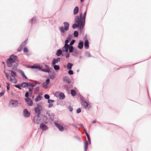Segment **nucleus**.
Returning <instances> with one entry per match:
<instances>
[{
    "mask_svg": "<svg viewBox=\"0 0 151 151\" xmlns=\"http://www.w3.org/2000/svg\"><path fill=\"white\" fill-rule=\"evenodd\" d=\"M50 80L47 79L45 82H44L42 84V86L44 88L46 89L48 88L47 85L50 83Z\"/></svg>",
    "mask_w": 151,
    "mask_h": 151,
    "instance_id": "nucleus-7",
    "label": "nucleus"
},
{
    "mask_svg": "<svg viewBox=\"0 0 151 151\" xmlns=\"http://www.w3.org/2000/svg\"><path fill=\"white\" fill-rule=\"evenodd\" d=\"M69 52H71L73 51V47L72 46H70L69 45Z\"/></svg>",
    "mask_w": 151,
    "mask_h": 151,
    "instance_id": "nucleus-28",
    "label": "nucleus"
},
{
    "mask_svg": "<svg viewBox=\"0 0 151 151\" xmlns=\"http://www.w3.org/2000/svg\"><path fill=\"white\" fill-rule=\"evenodd\" d=\"M69 48V45H65L62 48V50L63 52L65 51L66 53H67L68 52Z\"/></svg>",
    "mask_w": 151,
    "mask_h": 151,
    "instance_id": "nucleus-10",
    "label": "nucleus"
},
{
    "mask_svg": "<svg viewBox=\"0 0 151 151\" xmlns=\"http://www.w3.org/2000/svg\"><path fill=\"white\" fill-rule=\"evenodd\" d=\"M63 24L64 27H61L60 28V30L62 32L64 33L65 31L68 30L69 24L68 23L66 22H64Z\"/></svg>",
    "mask_w": 151,
    "mask_h": 151,
    "instance_id": "nucleus-4",
    "label": "nucleus"
},
{
    "mask_svg": "<svg viewBox=\"0 0 151 151\" xmlns=\"http://www.w3.org/2000/svg\"><path fill=\"white\" fill-rule=\"evenodd\" d=\"M40 127L43 130H46L48 129V127L46 125L44 124H42L40 125Z\"/></svg>",
    "mask_w": 151,
    "mask_h": 151,
    "instance_id": "nucleus-14",
    "label": "nucleus"
},
{
    "mask_svg": "<svg viewBox=\"0 0 151 151\" xmlns=\"http://www.w3.org/2000/svg\"><path fill=\"white\" fill-rule=\"evenodd\" d=\"M14 86L17 88H18L19 89H21V85H20V84H19V85H14Z\"/></svg>",
    "mask_w": 151,
    "mask_h": 151,
    "instance_id": "nucleus-37",
    "label": "nucleus"
},
{
    "mask_svg": "<svg viewBox=\"0 0 151 151\" xmlns=\"http://www.w3.org/2000/svg\"><path fill=\"white\" fill-rule=\"evenodd\" d=\"M79 9L77 6L73 10V13L74 14H77L78 12Z\"/></svg>",
    "mask_w": 151,
    "mask_h": 151,
    "instance_id": "nucleus-19",
    "label": "nucleus"
},
{
    "mask_svg": "<svg viewBox=\"0 0 151 151\" xmlns=\"http://www.w3.org/2000/svg\"><path fill=\"white\" fill-rule=\"evenodd\" d=\"M75 42V40H73L70 42V45H73L74 43Z\"/></svg>",
    "mask_w": 151,
    "mask_h": 151,
    "instance_id": "nucleus-50",
    "label": "nucleus"
},
{
    "mask_svg": "<svg viewBox=\"0 0 151 151\" xmlns=\"http://www.w3.org/2000/svg\"><path fill=\"white\" fill-rule=\"evenodd\" d=\"M71 93L73 96H75L76 94L75 91L74 90H71Z\"/></svg>",
    "mask_w": 151,
    "mask_h": 151,
    "instance_id": "nucleus-29",
    "label": "nucleus"
},
{
    "mask_svg": "<svg viewBox=\"0 0 151 151\" xmlns=\"http://www.w3.org/2000/svg\"><path fill=\"white\" fill-rule=\"evenodd\" d=\"M17 56L13 55H11L8 60L7 61V64L9 67H11L12 64L17 61Z\"/></svg>",
    "mask_w": 151,
    "mask_h": 151,
    "instance_id": "nucleus-1",
    "label": "nucleus"
},
{
    "mask_svg": "<svg viewBox=\"0 0 151 151\" xmlns=\"http://www.w3.org/2000/svg\"><path fill=\"white\" fill-rule=\"evenodd\" d=\"M69 42V40H66L65 41V45H68V43Z\"/></svg>",
    "mask_w": 151,
    "mask_h": 151,
    "instance_id": "nucleus-49",
    "label": "nucleus"
},
{
    "mask_svg": "<svg viewBox=\"0 0 151 151\" xmlns=\"http://www.w3.org/2000/svg\"><path fill=\"white\" fill-rule=\"evenodd\" d=\"M68 108L70 111H72L73 109V108L71 106H70L68 107Z\"/></svg>",
    "mask_w": 151,
    "mask_h": 151,
    "instance_id": "nucleus-46",
    "label": "nucleus"
},
{
    "mask_svg": "<svg viewBox=\"0 0 151 151\" xmlns=\"http://www.w3.org/2000/svg\"><path fill=\"white\" fill-rule=\"evenodd\" d=\"M21 87H26L28 86V83H26L25 82L22 83L21 84Z\"/></svg>",
    "mask_w": 151,
    "mask_h": 151,
    "instance_id": "nucleus-26",
    "label": "nucleus"
},
{
    "mask_svg": "<svg viewBox=\"0 0 151 151\" xmlns=\"http://www.w3.org/2000/svg\"><path fill=\"white\" fill-rule=\"evenodd\" d=\"M81 109L80 108L78 109H77V112L78 113H80V112H81Z\"/></svg>",
    "mask_w": 151,
    "mask_h": 151,
    "instance_id": "nucleus-44",
    "label": "nucleus"
},
{
    "mask_svg": "<svg viewBox=\"0 0 151 151\" xmlns=\"http://www.w3.org/2000/svg\"><path fill=\"white\" fill-rule=\"evenodd\" d=\"M20 73L21 74V75H22V76L23 77H24V78H26V79H27V77L24 74V73L23 72L21 71H20Z\"/></svg>",
    "mask_w": 151,
    "mask_h": 151,
    "instance_id": "nucleus-33",
    "label": "nucleus"
},
{
    "mask_svg": "<svg viewBox=\"0 0 151 151\" xmlns=\"http://www.w3.org/2000/svg\"><path fill=\"white\" fill-rule=\"evenodd\" d=\"M33 120L35 123L38 124L40 121V118L39 115L35 116Z\"/></svg>",
    "mask_w": 151,
    "mask_h": 151,
    "instance_id": "nucleus-9",
    "label": "nucleus"
},
{
    "mask_svg": "<svg viewBox=\"0 0 151 151\" xmlns=\"http://www.w3.org/2000/svg\"><path fill=\"white\" fill-rule=\"evenodd\" d=\"M6 76L9 80L12 82L13 83H17V80L15 78H14L13 79H12L11 76H9V75L7 73H6Z\"/></svg>",
    "mask_w": 151,
    "mask_h": 151,
    "instance_id": "nucleus-8",
    "label": "nucleus"
},
{
    "mask_svg": "<svg viewBox=\"0 0 151 151\" xmlns=\"http://www.w3.org/2000/svg\"><path fill=\"white\" fill-rule=\"evenodd\" d=\"M29 67L31 68H39L40 69V67L39 66L36 65H34L32 66H29Z\"/></svg>",
    "mask_w": 151,
    "mask_h": 151,
    "instance_id": "nucleus-24",
    "label": "nucleus"
},
{
    "mask_svg": "<svg viewBox=\"0 0 151 151\" xmlns=\"http://www.w3.org/2000/svg\"><path fill=\"white\" fill-rule=\"evenodd\" d=\"M59 97L60 99H63L65 97V95L63 93H59Z\"/></svg>",
    "mask_w": 151,
    "mask_h": 151,
    "instance_id": "nucleus-22",
    "label": "nucleus"
},
{
    "mask_svg": "<svg viewBox=\"0 0 151 151\" xmlns=\"http://www.w3.org/2000/svg\"><path fill=\"white\" fill-rule=\"evenodd\" d=\"M96 122V121H95V120H94L92 122L93 123H94Z\"/></svg>",
    "mask_w": 151,
    "mask_h": 151,
    "instance_id": "nucleus-58",
    "label": "nucleus"
},
{
    "mask_svg": "<svg viewBox=\"0 0 151 151\" xmlns=\"http://www.w3.org/2000/svg\"><path fill=\"white\" fill-rule=\"evenodd\" d=\"M44 97L46 99H49L50 98V96L46 94H45L44 95Z\"/></svg>",
    "mask_w": 151,
    "mask_h": 151,
    "instance_id": "nucleus-39",
    "label": "nucleus"
},
{
    "mask_svg": "<svg viewBox=\"0 0 151 151\" xmlns=\"http://www.w3.org/2000/svg\"><path fill=\"white\" fill-rule=\"evenodd\" d=\"M73 65V64L70 63H68L67 64V67L68 69L70 70L71 69L72 66Z\"/></svg>",
    "mask_w": 151,
    "mask_h": 151,
    "instance_id": "nucleus-18",
    "label": "nucleus"
},
{
    "mask_svg": "<svg viewBox=\"0 0 151 151\" xmlns=\"http://www.w3.org/2000/svg\"><path fill=\"white\" fill-rule=\"evenodd\" d=\"M84 47L86 49H88L89 47V43L88 40H86L84 43Z\"/></svg>",
    "mask_w": 151,
    "mask_h": 151,
    "instance_id": "nucleus-17",
    "label": "nucleus"
},
{
    "mask_svg": "<svg viewBox=\"0 0 151 151\" xmlns=\"http://www.w3.org/2000/svg\"><path fill=\"white\" fill-rule=\"evenodd\" d=\"M37 107L35 108V113L38 114L37 115H39L40 113V110L42 109V107L39 104H37Z\"/></svg>",
    "mask_w": 151,
    "mask_h": 151,
    "instance_id": "nucleus-6",
    "label": "nucleus"
},
{
    "mask_svg": "<svg viewBox=\"0 0 151 151\" xmlns=\"http://www.w3.org/2000/svg\"><path fill=\"white\" fill-rule=\"evenodd\" d=\"M40 70H41L45 72H48L49 73L50 72V69H42L40 68V69H39Z\"/></svg>",
    "mask_w": 151,
    "mask_h": 151,
    "instance_id": "nucleus-23",
    "label": "nucleus"
},
{
    "mask_svg": "<svg viewBox=\"0 0 151 151\" xmlns=\"http://www.w3.org/2000/svg\"><path fill=\"white\" fill-rule=\"evenodd\" d=\"M55 125L56 126L58 127V129L61 131H63V127L59 124L55 122Z\"/></svg>",
    "mask_w": 151,
    "mask_h": 151,
    "instance_id": "nucleus-12",
    "label": "nucleus"
},
{
    "mask_svg": "<svg viewBox=\"0 0 151 151\" xmlns=\"http://www.w3.org/2000/svg\"><path fill=\"white\" fill-rule=\"evenodd\" d=\"M83 42H80L78 44V47L80 49H81L83 48Z\"/></svg>",
    "mask_w": 151,
    "mask_h": 151,
    "instance_id": "nucleus-20",
    "label": "nucleus"
},
{
    "mask_svg": "<svg viewBox=\"0 0 151 151\" xmlns=\"http://www.w3.org/2000/svg\"><path fill=\"white\" fill-rule=\"evenodd\" d=\"M54 102V100H50V99H49L48 100V102L49 103H52Z\"/></svg>",
    "mask_w": 151,
    "mask_h": 151,
    "instance_id": "nucleus-42",
    "label": "nucleus"
},
{
    "mask_svg": "<svg viewBox=\"0 0 151 151\" xmlns=\"http://www.w3.org/2000/svg\"><path fill=\"white\" fill-rule=\"evenodd\" d=\"M11 75L14 78L15 76H16V73L14 72L13 71H11Z\"/></svg>",
    "mask_w": 151,
    "mask_h": 151,
    "instance_id": "nucleus-35",
    "label": "nucleus"
},
{
    "mask_svg": "<svg viewBox=\"0 0 151 151\" xmlns=\"http://www.w3.org/2000/svg\"><path fill=\"white\" fill-rule=\"evenodd\" d=\"M85 133L88 138V140L89 142H91V139L89 134L87 133V132H86V131L85 132Z\"/></svg>",
    "mask_w": 151,
    "mask_h": 151,
    "instance_id": "nucleus-30",
    "label": "nucleus"
},
{
    "mask_svg": "<svg viewBox=\"0 0 151 151\" xmlns=\"http://www.w3.org/2000/svg\"><path fill=\"white\" fill-rule=\"evenodd\" d=\"M53 105L52 104H50L48 106L50 108V107H52Z\"/></svg>",
    "mask_w": 151,
    "mask_h": 151,
    "instance_id": "nucleus-53",
    "label": "nucleus"
},
{
    "mask_svg": "<svg viewBox=\"0 0 151 151\" xmlns=\"http://www.w3.org/2000/svg\"><path fill=\"white\" fill-rule=\"evenodd\" d=\"M10 102L13 105H16L18 103L17 101H14L13 100H11L10 101Z\"/></svg>",
    "mask_w": 151,
    "mask_h": 151,
    "instance_id": "nucleus-31",
    "label": "nucleus"
},
{
    "mask_svg": "<svg viewBox=\"0 0 151 151\" xmlns=\"http://www.w3.org/2000/svg\"><path fill=\"white\" fill-rule=\"evenodd\" d=\"M35 18H32V23H33L34 22H33V20H35Z\"/></svg>",
    "mask_w": 151,
    "mask_h": 151,
    "instance_id": "nucleus-54",
    "label": "nucleus"
},
{
    "mask_svg": "<svg viewBox=\"0 0 151 151\" xmlns=\"http://www.w3.org/2000/svg\"><path fill=\"white\" fill-rule=\"evenodd\" d=\"M45 67L46 68V69H50L49 66L48 65H45Z\"/></svg>",
    "mask_w": 151,
    "mask_h": 151,
    "instance_id": "nucleus-52",
    "label": "nucleus"
},
{
    "mask_svg": "<svg viewBox=\"0 0 151 151\" xmlns=\"http://www.w3.org/2000/svg\"><path fill=\"white\" fill-rule=\"evenodd\" d=\"M80 1H81V2L82 3L84 1V0H80Z\"/></svg>",
    "mask_w": 151,
    "mask_h": 151,
    "instance_id": "nucleus-57",
    "label": "nucleus"
},
{
    "mask_svg": "<svg viewBox=\"0 0 151 151\" xmlns=\"http://www.w3.org/2000/svg\"><path fill=\"white\" fill-rule=\"evenodd\" d=\"M6 84L7 85V89L8 90H9V88H10V84L8 83H6Z\"/></svg>",
    "mask_w": 151,
    "mask_h": 151,
    "instance_id": "nucleus-41",
    "label": "nucleus"
},
{
    "mask_svg": "<svg viewBox=\"0 0 151 151\" xmlns=\"http://www.w3.org/2000/svg\"><path fill=\"white\" fill-rule=\"evenodd\" d=\"M75 24L73 25L72 26L73 28L75 29L76 27H78L80 26V29L81 30H82L83 26H82L81 28L80 29L81 23L80 22V20H79V17L78 16H77L75 17Z\"/></svg>",
    "mask_w": 151,
    "mask_h": 151,
    "instance_id": "nucleus-2",
    "label": "nucleus"
},
{
    "mask_svg": "<svg viewBox=\"0 0 151 151\" xmlns=\"http://www.w3.org/2000/svg\"><path fill=\"white\" fill-rule=\"evenodd\" d=\"M25 97L26 98H28V97L29 93H28V92L27 91L26 92V94H25Z\"/></svg>",
    "mask_w": 151,
    "mask_h": 151,
    "instance_id": "nucleus-48",
    "label": "nucleus"
},
{
    "mask_svg": "<svg viewBox=\"0 0 151 151\" xmlns=\"http://www.w3.org/2000/svg\"><path fill=\"white\" fill-rule=\"evenodd\" d=\"M88 142L87 141H86L84 143L85 151H86L88 147Z\"/></svg>",
    "mask_w": 151,
    "mask_h": 151,
    "instance_id": "nucleus-21",
    "label": "nucleus"
},
{
    "mask_svg": "<svg viewBox=\"0 0 151 151\" xmlns=\"http://www.w3.org/2000/svg\"><path fill=\"white\" fill-rule=\"evenodd\" d=\"M28 86H32V87H33L35 86V85L34 84L32 83H28Z\"/></svg>",
    "mask_w": 151,
    "mask_h": 151,
    "instance_id": "nucleus-38",
    "label": "nucleus"
},
{
    "mask_svg": "<svg viewBox=\"0 0 151 151\" xmlns=\"http://www.w3.org/2000/svg\"><path fill=\"white\" fill-rule=\"evenodd\" d=\"M28 105L30 106L32 105L33 104L32 101L30 98L25 99Z\"/></svg>",
    "mask_w": 151,
    "mask_h": 151,
    "instance_id": "nucleus-11",
    "label": "nucleus"
},
{
    "mask_svg": "<svg viewBox=\"0 0 151 151\" xmlns=\"http://www.w3.org/2000/svg\"><path fill=\"white\" fill-rule=\"evenodd\" d=\"M23 45H24V43H22V45L19 46V50L18 51V52L21 51L22 50V49L23 47Z\"/></svg>",
    "mask_w": 151,
    "mask_h": 151,
    "instance_id": "nucleus-32",
    "label": "nucleus"
},
{
    "mask_svg": "<svg viewBox=\"0 0 151 151\" xmlns=\"http://www.w3.org/2000/svg\"><path fill=\"white\" fill-rule=\"evenodd\" d=\"M80 126L81 127H83V124H80Z\"/></svg>",
    "mask_w": 151,
    "mask_h": 151,
    "instance_id": "nucleus-56",
    "label": "nucleus"
},
{
    "mask_svg": "<svg viewBox=\"0 0 151 151\" xmlns=\"http://www.w3.org/2000/svg\"><path fill=\"white\" fill-rule=\"evenodd\" d=\"M5 92L3 91L2 92L0 93V97L2 96L4 94Z\"/></svg>",
    "mask_w": 151,
    "mask_h": 151,
    "instance_id": "nucleus-47",
    "label": "nucleus"
},
{
    "mask_svg": "<svg viewBox=\"0 0 151 151\" xmlns=\"http://www.w3.org/2000/svg\"><path fill=\"white\" fill-rule=\"evenodd\" d=\"M42 98L41 96L40 95H38L36 98L35 99V101L36 102H37L40 100Z\"/></svg>",
    "mask_w": 151,
    "mask_h": 151,
    "instance_id": "nucleus-25",
    "label": "nucleus"
},
{
    "mask_svg": "<svg viewBox=\"0 0 151 151\" xmlns=\"http://www.w3.org/2000/svg\"><path fill=\"white\" fill-rule=\"evenodd\" d=\"M64 81L68 83H70V79L67 77H65L63 78Z\"/></svg>",
    "mask_w": 151,
    "mask_h": 151,
    "instance_id": "nucleus-15",
    "label": "nucleus"
},
{
    "mask_svg": "<svg viewBox=\"0 0 151 151\" xmlns=\"http://www.w3.org/2000/svg\"><path fill=\"white\" fill-rule=\"evenodd\" d=\"M54 68L55 70H59L60 69L59 66L58 65H55L54 66Z\"/></svg>",
    "mask_w": 151,
    "mask_h": 151,
    "instance_id": "nucleus-34",
    "label": "nucleus"
},
{
    "mask_svg": "<svg viewBox=\"0 0 151 151\" xmlns=\"http://www.w3.org/2000/svg\"><path fill=\"white\" fill-rule=\"evenodd\" d=\"M62 50H58L56 53V55L58 56H59L62 54Z\"/></svg>",
    "mask_w": 151,
    "mask_h": 151,
    "instance_id": "nucleus-27",
    "label": "nucleus"
},
{
    "mask_svg": "<svg viewBox=\"0 0 151 151\" xmlns=\"http://www.w3.org/2000/svg\"><path fill=\"white\" fill-rule=\"evenodd\" d=\"M81 105L82 106L88 109H89L91 108V106L84 100H82Z\"/></svg>",
    "mask_w": 151,
    "mask_h": 151,
    "instance_id": "nucleus-5",
    "label": "nucleus"
},
{
    "mask_svg": "<svg viewBox=\"0 0 151 151\" xmlns=\"http://www.w3.org/2000/svg\"><path fill=\"white\" fill-rule=\"evenodd\" d=\"M68 73L70 75H72L73 74V72L72 70H69L68 71Z\"/></svg>",
    "mask_w": 151,
    "mask_h": 151,
    "instance_id": "nucleus-40",
    "label": "nucleus"
},
{
    "mask_svg": "<svg viewBox=\"0 0 151 151\" xmlns=\"http://www.w3.org/2000/svg\"><path fill=\"white\" fill-rule=\"evenodd\" d=\"M33 89V88H29V92H30L31 93H32Z\"/></svg>",
    "mask_w": 151,
    "mask_h": 151,
    "instance_id": "nucleus-51",
    "label": "nucleus"
},
{
    "mask_svg": "<svg viewBox=\"0 0 151 151\" xmlns=\"http://www.w3.org/2000/svg\"><path fill=\"white\" fill-rule=\"evenodd\" d=\"M24 116L26 117L29 116L30 115V113L26 109L24 110Z\"/></svg>",
    "mask_w": 151,
    "mask_h": 151,
    "instance_id": "nucleus-13",
    "label": "nucleus"
},
{
    "mask_svg": "<svg viewBox=\"0 0 151 151\" xmlns=\"http://www.w3.org/2000/svg\"><path fill=\"white\" fill-rule=\"evenodd\" d=\"M43 117H44V119H47V117L45 115H44L43 116Z\"/></svg>",
    "mask_w": 151,
    "mask_h": 151,
    "instance_id": "nucleus-55",
    "label": "nucleus"
},
{
    "mask_svg": "<svg viewBox=\"0 0 151 151\" xmlns=\"http://www.w3.org/2000/svg\"><path fill=\"white\" fill-rule=\"evenodd\" d=\"M86 11L84 13L83 15L82 16V13L80 15V22L81 23L80 29L81 28L82 26H84L85 25V18L86 16Z\"/></svg>",
    "mask_w": 151,
    "mask_h": 151,
    "instance_id": "nucleus-3",
    "label": "nucleus"
},
{
    "mask_svg": "<svg viewBox=\"0 0 151 151\" xmlns=\"http://www.w3.org/2000/svg\"><path fill=\"white\" fill-rule=\"evenodd\" d=\"M24 52H28V50L27 48L24 47Z\"/></svg>",
    "mask_w": 151,
    "mask_h": 151,
    "instance_id": "nucleus-43",
    "label": "nucleus"
},
{
    "mask_svg": "<svg viewBox=\"0 0 151 151\" xmlns=\"http://www.w3.org/2000/svg\"><path fill=\"white\" fill-rule=\"evenodd\" d=\"M66 53H67L65 55L66 57L67 58H68L69 57L70 54L68 52Z\"/></svg>",
    "mask_w": 151,
    "mask_h": 151,
    "instance_id": "nucleus-45",
    "label": "nucleus"
},
{
    "mask_svg": "<svg viewBox=\"0 0 151 151\" xmlns=\"http://www.w3.org/2000/svg\"><path fill=\"white\" fill-rule=\"evenodd\" d=\"M78 33L77 31H75L74 33V35L75 37H77L78 36Z\"/></svg>",
    "mask_w": 151,
    "mask_h": 151,
    "instance_id": "nucleus-36",
    "label": "nucleus"
},
{
    "mask_svg": "<svg viewBox=\"0 0 151 151\" xmlns=\"http://www.w3.org/2000/svg\"><path fill=\"white\" fill-rule=\"evenodd\" d=\"M60 60V58H58L57 59H54L52 62V64H55L56 63H58L59 61Z\"/></svg>",
    "mask_w": 151,
    "mask_h": 151,
    "instance_id": "nucleus-16",
    "label": "nucleus"
}]
</instances>
